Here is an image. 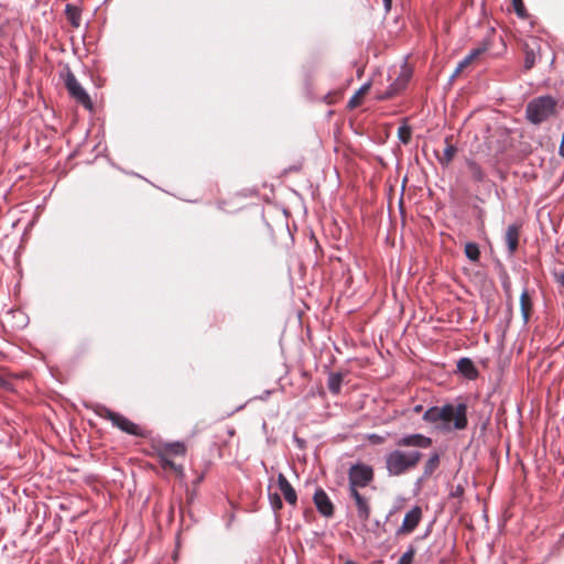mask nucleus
Instances as JSON below:
<instances>
[{
    "instance_id": "f257e3e1",
    "label": "nucleus",
    "mask_w": 564,
    "mask_h": 564,
    "mask_svg": "<svg viewBox=\"0 0 564 564\" xmlns=\"http://www.w3.org/2000/svg\"><path fill=\"white\" fill-rule=\"evenodd\" d=\"M467 406L464 403L457 405L432 406L425 411L423 419L435 424L444 431L464 430L467 426Z\"/></svg>"
},
{
    "instance_id": "f03ea898",
    "label": "nucleus",
    "mask_w": 564,
    "mask_h": 564,
    "mask_svg": "<svg viewBox=\"0 0 564 564\" xmlns=\"http://www.w3.org/2000/svg\"><path fill=\"white\" fill-rule=\"evenodd\" d=\"M422 453L413 451L394 449L386 455V468L391 476H400L414 469L422 459Z\"/></svg>"
},
{
    "instance_id": "7ed1b4c3",
    "label": "nucleus",
    "mask_w": 564,
    "mask_h": 564,
    "mask_svg": "<svg viewBox=\"0 0 564 564\" xmlns=\"http://www.w3.org/2000/svg\"><path fill=\"white\" fill-rule=\"evenodd\" d=\"M556 102L552 97H539L527 106V118L530 122L539 124L550 118L555 111Z\"/></svg>"
},
{
    "instance_id": "20e7f679",
    "label": "nucleus",
    "mask_w": 564,
    "mask_h": 564,
    "mask_svg": "<svg viewBox=\"0 0 564 564\" xmlns=\"http://www.w3.org/2000/svg\"><path fill=\"white\" fill-rule=\"evenodd\" d=\"M97 414L100 417L110 421L113 426L118 427L119 430H121L122 432H124L129 435H133V436H138V437H147L148 436V432L143 427H141L140 425L130 421L124 415L113 412L108 408H100L97 411Z\"/></svg>"
},
{
    "instance_id": "39448f33",
    "label": "nucleus",
    "mask_w": 564,
    "mask_h": 564,
    "mask_svg": "<svg viewBox=\"0 0 564 564\" xmlns=\"http://www.w3.org/2000/svg\"><path fill=\"white\" fill-rule=\"evenodd\" d=\"M373 468L370 465L364 463L352 465L348 471L349 490L368 486L373 480Z\"/></svg>"
},
{
    "instance_id": "423d86ee",
    "label": "nucleus",
    "mask_w": 564,
    "mask_h": 564,
    "mask_svg": "<svg viewBox=\"0 0 564 564\" xmlns=\"http://www.w3.org/2000/svg\"><path fill=\"white\" fill-rule=\"evenodd\" d=\"M65 86L69 93V95L80 105H83L86 109H93V102L89 95L82 87V85L76 79L75 75L72 72H67L65 76Z\"/></svg>"
},
{
    "instance_id": "0eeeda50",
    "label": "nucleus",
    "mask_w": 564,
    "mask_h": 564,
    "mask_svg": "<svg viewBox=\"0 0 564 564\" xmlns=\"http://www.w3.org/2000/svg\"><path fill=\"white\" fill-rule=\"evenodd\" d=\"M543 46L544 47H549L546 43H543L540 39L538 37H529L525 42H524V46H523V50H524V69L525 70H529L531 69L538 58H540L542 56V51H543Z\"/></svg>"
},
{
    "instance_id": "6e6552de",
    "label": "nucleus",
    "mask_w": 564,
    "mask_h": 564,
    "mask_svg": "<svg viewBox=\"0 0 564 564\" xmlns=\"http://www.w3.org/2000/svg\"><path fill=\"white\" fill-rule=\"evenodd\" d=\"M422 508L419 506L413 507L405 513L402 524L397 530V535H406L415 530L422 520Z\"/></svg>"
},
{
    "instance_id": "1a4fd4ad",
    "label": "nucleus",
    "mask_w": 564,
    "mask_h": 564,
    "mask_svg": "<svg viewBox=\"0 0 564 564\" xmlns=\"http://www.w3.org/2000/svg\"><path fill=\"white\" fill-rule=\"evenodd\" d=\"M395 445L399 447L429 448L432 445V440L422 434H410L400 437Z\"/></svg>"
},
{
    "instance_id": "9d476101",
    "label": "nucleus",
    "mask_w": 564,
    "mask_h": 564,
    "mask_svg": "<svg viewBox=\"0 0 564 564\" xmlns=\"http://www.w3.org/2000/svg\"><path fill=\"white\" fill-rule=\"evenodd\" d=\"M314 503L317 510L325 517H332L334 513V506L328 496L323 489L316 490L314 494Z\"/></svg>"
},
{
    "instance_id": "9b49d317",
    "label": "nucleus",
    "mask_w": 564,
    "mask_h": 564,
    "mask_svg": "<svg viewBox=\"0 0 564 564\" xmlns=\"http://www.w3.org/2000/svg\"><path fill=\"white\" fill-rule=\"evenodd\" d=\"M278 486L285 501L292 506H295L297 501V495L286 477L281 473L278 475Z\"/></svg>"
},
{
    "instance_id": "f8f14e48",
    "label": "nucleus",
    "mask_w": 564,
    "mask_h": 564,
    "mask_svg": "<svg viewBox=\"0 0 564 564\" xmlns=\"http://www.w3.org/2000/svg\"><path fill=\"white\" fill-rule=\"evenodd\" d=\"M349 492L356 502L358 517L362 521H367L370 517V505H369L368 499H366L364 496H361L358 490L354 489V490H349Z\"/></svg>"
},
{
    "instance_id": "ddd939ff",
    "label": "nucleus",
    "mask_w": 564,
    "mask_h": 564,
    "mask_svg": "<svg viewBox=\"0 0 564 564\" xmlns=\"http://www.w3.org/2000/svg\"><path fill=\"white\" fill-rule=\"evenodd\" d=\"M411 78V70L408 67H402L398 78L394 80V83L391 85V90L388 94V97L397 94L398 91L402 90L406 84L409 83Z\"/></svg>"
},
{
    "instance_id": "4468645a",
    "label": "nucleus",
    "mask_w": 564,
    "mask_h": 564,
    "mask_svg": "<svg viewBox=\"0 0 564 564\" xmlns=\"http://www.w3.org/2000/svg\"><path fill=\"white\" fill-rule=\"evenodd\" d=\"M519 236H520V226L513 224L507 228L506 242H507L510 253H513L517 250L518 242H519Z\"/></svg>"
},
{
    "instance_id": "2eb2a0df",
    "label": "nucleus",
    "mask_w": 564,
    "mask_h": 564,
    "mask_svg": "<svg viewBox=\"0 0 564 564\" xmlns=\"http://www.w3.org/2000/svg\"><path fill=\"white\" fill-rule=\"evenodd\" d=\"M160 453H163L165 456H184L186 453V447L183 443H166L161 446L159 449Z\"/></svg>"
},
{
    "instance_id": "dca6fc26",
    "label": "nucleus",
    "mask_w": 564,
    "mask_h": 564,
    "mask_svg": "<svg viewBox=\"0 0 564 564\" xmlns=\"http://www.w3.org/2000/svg\"><path fill=\"white\" fill-rule=\"evenodd\" d=\"M457 368L459 372L463 373L468 379H476L478 376V371L474 362L468 358H462L457 362Z\"/></svg>"
},
{
    "instance_id": "f3484780",
    "label": "nucleus",
    "mask_w": 564,
    "mask_h": 564,
    "mask_svg": "<svg viewBox=\"0 0 564 564\" xmlns=\"http://www.w3.org/2000/svg\"><path fill=\"white\" fill-rule=\"evenodd\" d=\"M521 313L524 323H528L532 312V301L527 290L521 293L520 296Z\"/></svg>"
},
{
    "instance_id": "a211bd4d",
    "label": "nucleus",
    "mask_w": 564,
    "mask_h": 564,
    "mask_svg": "<svg viewBox=\"0 0 564 564\" xmlns=\"http://www.w3.org/2000/svg\"><path fill=\"white\" fill-rule=\"evenodd\" d=\"M370 89V83L362 85L348 101V108L354 109L361 105L364 97Z\"/></svg>"
},
{
    "instance_id": "6ab92c4d",
    "label": "nucleus",
    "mask_w": 564,
    "mask_h": 564,
    "mask_svg": "<svg viewBox=\"0 0 564 564\" xmlns=\"http://www.w3.org/2000/svg\"><path fill=\"white\" fill-rule=\"evenodd\" d=\"M159 458H160V463H161V465H162V467L164 469H171V470L175 471V474H177L180 476L183 475V467L181 465H176L172 460L171 456H165V455H163V453L159 452Z\"/></svg>"
},
{
    "instance_id": "aec40b11",
    "label": "nucleus",
    "mask_w": 564,
    "mask_h": 564,
    "mask_svg": "<svg viewBox=\"0 0 564 564\" xmlns=\"http://www.w3.org/2000/svg\"><path fill=\"white\" fill-rule=\"evenodd\" d=\"M341 382H343L341 373L332 372L328 377L327 387L332 393L337 394L340 391Z\"/></svg>"
},
{
    "instance_id": "412c9836",
    "label": "nucleus",
    "mask_w": 564,
    "mask_h": 564,
    "mask_svg": "<svg viewBox=\"0 0 564 564\" xmlns=\"http://www.w3.org/2000/svg\"><path fill=\"white\" fill-rule=\"evenodd\" d=\"M66 17L74 28H78L80 24V12L72 4L66 6Z\"/></svg>"
},
{
    "instance_id": "4be33fe9",
    "label": "nucleus",
    "mask_w": 564,
    "mask_h": 564,
    "mask_svg": "<svg viewBox=\"0 0 564 564\" xmlns=\"http://www.w3.org/2000/svg\"><path fill=\"white\" fill-rule=\"evenodd\" d=\"M440 465V456L434 453L424 465V476H431Z\"/></svg>"
},
{
    "instance_id": "5701e85b",
    "label": "nucleus",
    "mask_w": 564,
    "mask_h": 564,
    "mask_svg": "<svg viewBox=\"0 0 564 564\" xmlns=\"http://www.w3.org/2000/svg\"><path fill=\"white\" fill-rule=\"evenodd\" d=\"M465 254L469 260L474 262L478 261L480 257L478 245L475 242H467L465 245Z\"/></svg>"
},
{
    "instance_id": "b1692460",
    "label": "nucleus",
    "mask_w": 564,
    "mask_h": 564,
    "mask_svg": "<svg viewBox=\"0 0 564 564\" xmlns=\"http://www.w3.org/2000/svg\"><path fill=\"white\" fill-rule=\"evenodd\" d=\"M446 143L447 145L444 149L443 156L440 159V162L444 165H447L452 162L457 151L453 144L448 143V139H446Z\"/></svg>"
},
{
    "instance_id": "393cba45",
    "label": "nucleus",
    "mask_w": 564,
    "mask_h": 564,
    "mask_svg": "<svg viewBox=\"0 0 564 564\" xmlns=\"http://www.w3.org/2000/svg\"><path fill=\"white\" fill-rule=\"evenodd\" d=\"M467 166H468L469 173L471 174L474 180L482 181V178H484V171H482V169L480 167V165L478 163H476L473 160H468L467 161Z\"/></svg>"
},
{
    "instance_id": "a878e982",
    "label": "nucleus",
    "mask_w": 564,
    "mask_h": 564,
    "mask_svg": "<svg viewBox=\"0 0 564 564\" xmlns=\"http://www.w3.org/2000/svg\"><path fill=\"white\" fill-rule=\"evenodd\" d=\"M513 9L518 17L525 18L527 17V10L523 3V0H512Z\"/></svg>"
},
{
    "instance_id": "bb28decb",
    "label": "nucleus",
    "mask_w": 564,
    "mask_h": 564,
    "mask_svg": "<svg viewBox=\"0 0 564 564\" xmlns=\"http://www.w3.org/2000/svg\"><path fill=\"white\" fill-rule=\"evenodd\" d=\"M415 554L414 547H410L399 560L398 564H412Z\"/></svg>"
},
{
    "instance_id": "cd10ccee",
    "label": "nucleus",
    "mask_w": 564,
    "mask_h": 564,
    "mask_svg": "<svg viewBox=\"0 0 564 564\" xmlns=\"http://www.w3.org/2000/svg\"><path fill=\"white\" fill-rule=\"evenodd\" d=\"M399 138L403 143H408L411 139V130L406 126H402L399 128Z\"/></svg>"
},
{
    "instance_id": "c85d7f7f",
    "label": "nucleus",
    "mask_w": 564,
    "mask_h": 564,
    "mask_svg": "<svg viewBox=\"0 0 564 564\" xmlns=\"http://www.w3.org/2000/svg\"><path fill=\"white\" fill-rule=\"evenodd\" d=\"M269 500H270L271 507L274 510H280L282 508V500L278 494H269Z\"/></svg>"
},
{
    "instance_id": "c756f323",
    "label": "nucleus",
    "mask_w": 564,
    "mask_h": 564,
    "mask_svg": "<svg viewBox=\"0 0 564 564\" xmlns=\"http://www.w3.org/2000/svg\"><path fill=\"white\" fill-rule=\"evenodd\" d=\"M486 51H487V46L484 45V46L473 50L468 55L475 61Z\"/></svg>"
},
{
    "instance_id": "7c9ffc66",
    "label": "nucleus",
    "mask_w": 564,
    "mask_h": 564,
    "mask_svg": "<svg viewBox=\"0 0 564 564\" xmlns=\"http://www.w3.org/2000/svg\"><path fill=\"white\" fill-rule=\"evenodd\" d=\"M556 282L564 288V272H557L554 274Z\"/></svg>"
},
{
    "instance_id": "2f4dec72",
    "label": "nucleus",
    "mask_w": 564,
    "mask_h": 564,
    "mask_svg": "<svg viewBox=\"0 0 564 564\" xmlns=\"http://www.w3.org/2000/svg\"><path fill=\"white\" fill-rule=\"evenodd\" d=\"M369 438H370L373 443H378V444L383 442V438H382L381 436H379V435H375V434H373V435H371Z\"/></svg>"
},
{
    "instance_id": "473e14b6",
    "label": "nucleus",
    "mask_w": 564,
    "mask_h": 564,
    "mask_svg": "<svg viewBox=\"0 0 564 564\" xmlns=\"http://www.w3.org/2000/svg\"><path fill=\"white\" fill-rule=\"evenodd\" d=\"M473 62H474V59H473L469 55H467V56L462 61L463 65H465L466 67H467L468 65H470Z\"/></svg>"
},
{
    "instance_id": "72a5a7b5",
    "label": "nucleus",
    "mask_w": 564,
    "mask_h": 564,
    "mask_svg": "<svg viewBox=\"0 0 564 564\" xmlns=\"http://www.w3.org/2000/svg\"><path fill=\"white\" fill-rule=\"evenodd\" d=\"M464 68H466L465 65H463V63L460 62L457 66V68L455 69V73H454V76L458 75L460 72L464 70Z\"/></svg>"
},
{
    "instance_id": "f704fd0d",
    "label": "nucleus",
    "mask_w": 564,
    "mask_h": 564,
    "mask_svg": "<svg viewBox=\"0 0 564 564\" xmlns=\"http://www.w3.org/2000/svg\"><path fill=\"white\" fill-rule=\"evenodd\" d=\"M464 68H466L465 65H463V63L460 62L457 66V68L455 69V73H454V76L458 75L460 72L464 70Z\"/></svg>"
},
{
    "instance_id": "c9c22d12",
    "label": "nucleus",
    "mask_w": 564,
    "mask_h": 564,
    "mask_svg": "<svg viewBox=\"0 0 564 564\" xmlns=\"http://www.w3.org/2000/svg\"><path fill=\"white\" fill-rule=\"evenodd\" d=\"M383 6H384V9L387 12L390 11L391 6H392V0H383Z\"/></svg>"
},
{
    "instance_id": "e433bc0d",
    "label": "nucleus",
    "mask_w": 564,
    "mask_h": 564,
    "mask_svg": "<svg viewBox=\"0 0 564 564\" xmlns=\"http://www.w3.org/2000/svg\"><path fill=\"white\" fill-rule=\"evenodd\" d=\"M463 494V488L458 486L456 490L452 494L453 496H460Z\"/></svg>"
},
{
    "instance_id": "4c0bfd02",
    "label": "nucleus",
    "mask_w": 564,
    "mask_h": 564,
    "mask_svg": "<svg viewBox=\"0 0 564 564\" xmlns=\"http://www.w3.org/2000/svg\"><path fill=\"white\" fill-rule=\"evenodd\" d=\"M414 411H415L416 413L421 412V411H422V405H416V406L414 408Z\"/></svg>"
},
{
    "instance_id": "58836bf2",
    "label": "nucleus",
    "mask_w": 564,
    "mask_h": 564,
    "mask_svg": "<svg viewBox=\"0 0 564 564\" xmlns=\"http://www.w3.org/2000/svg\"><path fill=\"white\" fill-rule=\"evenodd\" d=\"M6 383V380L0 376V386H3Z\"/></svg>"
},
{
    "instance_id": "ea45409f",
    "label": "nucleus",
    "mask_w": 564,
    "mask_h": 564,
    "mask_svg": "<svg viewBox=\"0 0 564 564\" xmlns=\"http://www.w3.org/2000/svg\"><path fill=\"white\" fill-rule=\"evenodd\" d=\"M344 564H356L355 562H351V561H347L346 563Z\"/></svg>"
}]
</instances>
